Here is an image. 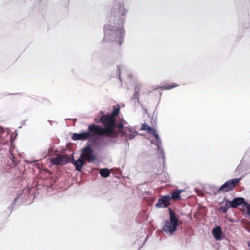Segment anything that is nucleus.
<instances>
[{
    "label": "nucleus",
    "mask_w": 250,
    "mask_h": 250,
    "mask_svg": "<svg viewBox=\"0 0 250 250\" xmlns=\"http://www.w3.org/2000/svg\"><path fill=\"white\" fill-rule=\"evenodd\" d=\"M71 158L67 154H59L56 158L52 159L51 163L55 165H62L68 163L70 162Z\"/></svg>",
    "instance_id": "5"
},
{
    "label": "nucleus",
    "mask_w": 250,
    "mask_h": 250,
    "mask_svg": "<svg viewBox=\"0 0 250 250\" xmlns=\"http://www.w3.org/2000/svg\"><path fill=\"white\" fill-rule=\"evenodd\" d=\"M181 190H175L171 193V196H170V200L172 199L173 200H177L181 199V196L180 194L181 192Z\"/></svg>",
    "instance_id": "13"
},
{
    "label": "nucleus",
    "mask_w": 250,
    "mask_h": 250,
    "mask_svg": "<svg viewBox=\"0 0 250 250\" xmlns=\"http://www.w3.org/2000/svg\"><path fill=\"white\" fill-rule=\"evenodd\" d=\"M14 149L15 146L12 145L9 148V152L10 153V160L7 161V164L10 167H14L16 165L15 158L13 154Z\"/></svg>",
    "instance_id": "8"
},
{
    "label": "nucleus",
    "mask_w": 250,
    "mask_h": 250,
    "mask_svg": "<svg viewBox=\"0 0 250 250\" xmlns=\"http://www.w3.org/2000/svg\"><path fill=\"white\" fill-rule=\"evenodd\" d=\"M120 36L119 37V38H120V42H121L120 43V45H121L122 42L121 41V39L123 38V35L125 34V32L123 29H121L120 31Z\"/></svg>",
    "instance_id": "17"
},
{
    "label": "nucleus",
    "mask_w": 250,
    "mask_h": 250,
    "mask_svg": "<svg viewBox=\"0 0 250 250\" xmlns=\"http://www.w3.org/2000/svg\"><path fill=\"white\" fill-rule=\"evenodd\" d=\"M245 200L243 198L241 197H237L234 198L232 201H229V204L231 206L232 208H236L239 206L244 204Z\"/></svg>",
    "instance_id": "7"
},
{
    "label": "nucleus",
    "mask_w": 250,
    "mask_h": 250,
    "mask_svg": "<svg viewBox=\"0 0 250 250\" xmlns=\"http://www.w3.org/2000/svg\"><path fill=\"white\" fill-rule=\"evenodd\" d=\"M72 163L76 167V169L78 171H81L82 168L84 164V160L81 157L77 160L75 161L73 158Z\"/></svg>",
    "instance_id": "10"
},
{
    "label": "nucleus",
    "mask_w": 250,
    "mask_h": 250,
    "mask_svg": "<svg viewBox=\"0 0 250 250\" xmlns=\"http://www.w3.org/2000/svg\"><path fill=\"white\" fill-rule=\"evenodd\" d=\"M83 160L92 162L96 159V156L93 154V151L90 146H87L83 150L80 156Z\"/></svg>",
    "instance_id": "4"
},
{
    "label": "nucleus",
    "mask_w": 250,
    "mask_h": 250,
    "mask_svg": "<svg viewBox=\"0 0 250 250\" xmlns=\"http://www.w3.org/2000/svg\"><path fill=\"white\" fill-rule=\"evenodd\" d=\"M240 178H235L229 180L223 184L218 189V192H227L232 190L240 181Z\"/></svg>",
    "instance_id": "3"
},
{
    "label": "nucleus",
    "mask_w": 250,
    "mask_h": 250,
    "mask_svg": "<svg viewBox=\"0 0 250 250\" xmlns=\"http://www.w3.org/2000/svg\"><path fill=\"white\" fill-rule=\"evenodd\" d=\"M229 200H227L226 201V204L225 206H221L219 208V210L222 211L224 213H226L227 212L228 209L231 207L229 204Z\"/></svg>",
    "instance_id": "14"
},
{
    "label": "nucleus",
    "mask_w": 250,
    "mask_h": 250,
    "mask_svg": "<svg viewBox=\"0 0 250 250\" xmlns=\"http://www.w3.org/2000/svg\"><path fill=\"white\" fill-rule=\"evenodd\" d=\"M100 173L102 177L106 178L109 175L110 171L107 168H102L100 170Z\"/></svg>",
    "instance_id": "15"
},
{
    "label": "nucleus",
    "mask_w": 250,
    "mask_h": 250,
    "mask_svg": "<svg viewBox=\"0 0 250 250\" xmlns=\"http://www.w3.org/2000/svg\"><path fill=\"white\" fill-rule=\"evenodd\" d=\"M222 233V229L220 226H216L212 229L213 235L217 240L221 239Z\"/></svg>",
    "instance_id": "9"
},
{
    "label": "nucleus",
    "mask_w": 250,
    "mask_h": 250,
    "mask_svg": "<svg viewBox=\"0 0 250 250\" xmlns=\"http://www.w3.org/2000/svg\"><path fill=\"white\" fill-rule=\"evenodd\" d=\"M246 207L248 213L250 216V205L248 203H246Z\"/></svg>",
    "instance_id": "18"
},
{
    "label": "nucleus",
    "mask_w": 250,
    "mask_h": 250,
    "mask_svg": "<svg viewBox=\"0 0 250 250\" xmlns=\"http://www.w3.org/2000/svg\"><path fill=\"white\" fill-rule=\"evenodd\" d=\"M178 86L179 85L177 83H171V84H164L163 85L159 86L158 88L162 90H170Z\"/></svg>",
    "instance_id": "11"
},
{
    "label": "nucleus",
    "mask_w": 250,
    "mask_h": 250,
    "mask_svg": "<svg viewBox=\"0 0 250 250\" xmlns=\"http://www.w3.org/2000/svg\"><path fill=\"white\" fill-rule=\"evenodd\" d=\"M170 198L169 195H166L158 199L155 206L157 208H167L170 203Z\"/></svg>",
    "instance_id": "6"
},
{
    "label": "nucleus",
    "mask_w": 250,
    "mask_h": 250,
    "mask_svg": "<svg viewBox=\"0 0 250 250\" xmlns=\"http://www.w3.org/2000/svg\"><path fill=\"white\" fill-rule=\"evenodd\" d=\"M170 221H167L164 225L163 229L165 232L172 234L177 230L179 225V219L176 217L175 212L171 208H169Z\"/></svg>",
    "instance_id": "2"
},
{
    "label": "nucleus",
    "mask_w": 250,
    "mask_h": 250,
    "mask_svg": "<svg viewBox=\"0 0 250 250\" xmlns=\"http://www.w3.org/2000/svg\"><path fill=\"white\" fill-rule=\"evenodd\" d=\"M146 130L148 133L151 134L154 136V137L156 139L158 144H159L161 142V140L159 137V135L156 133V132L154 128L149 126Z\"/></svg>",
    "instance_id": "12"
},
{
    "label": "nucleus",
    "mask_w": 250,
    "mask_h": 250,
    "mask_svg": "<svg viewBox=\"0 0 250 250\" xmlns=\"http://www.w3.org/2000/svg\"><path fill=\"white\" fill-rule=\"evenodd\" d=\"M148 127H149V125L147 124H146V123L143 124L142 125V126H141V130H146V129H147V128Z\"/></svg>",
    "instance_id": "16"
},
{
    "label": "nucleus",
    "mask_w": 250,
    "mask_h": 250,
    "mask_svg": "<svg viewBox=\"0 0 250 250\" xmlns=\"http://www.w3.org/2000/svg\"><path fill=\"white\" fill-rule=\"evenodd\" d=\"M120 107H114L110 114L103 115L100 118V122L103 127L91 124L88 126V131L81 133H73L72 139L73 140H90L95 136H104L111 138H117L119 134L123 136L128 137L130 139L133 138L137 134L136 131L131 133L130 128L125 127L122 122L117 124L116 119L120 113Z\"/></svg>",
    "instance_id": "1"
}]
</instances>
